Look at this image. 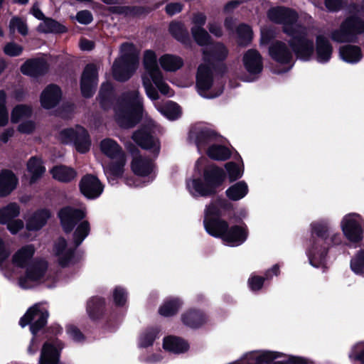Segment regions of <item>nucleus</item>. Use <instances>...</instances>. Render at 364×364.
<instances>
[{
	"label": "nucleus",
	"instance_id": "nucleus-60",
	"mask_svg": "<svg viewBox=\"0 0 364 364\" xmlns=\"http://www.w3.org/2000/svg\"><path fill=\"white\" fill-rule=\"evenodd\" d=\"M7 225V229L12 234L17 233L20 230H21L23 227V222L21 220H12L9 221Z\"/></svg>",
	"mask_w": 364,
	"mask_h": 364
},
{
	"label": "nucleus",
	"instance_id": "nucleus-12",
	"mask_svg": "<svg viewBox=\"0 0 364 364\" xmlns=\"http://www.w3.org/2000/svg\"><path fill=\"white\" fill-rule=\"evenodd\" d=\"M364 33V21L358 18H348L338 30L333 31L331 38L337 42L352 41L358 34Z\"/></svg>",
	"mask_w": 364,
	"mask_h": 364
},
{
	"label": "nucleus",
	"instance_id": "nucleus-5",
	"mask_svg": "<svg viewBox=\"0 0 364 364\" xmlns=\"http://www.w3.org/2000/svg\"><path fill=\"white\" fill-rule=\"evenodd\" d=\"M210 216L211 215L208 213L203 221L208 234L221 237L226 244L232 247L238 246L246 240L247 232L245 228L235 225L228 228V225L225 220L211 221Z\"/></svg>",
	"mask_w": 364,
	"mask_h": 364
},
{
	"label": "nucleus",
	"instance_id": "nucleus-2",
	"mask_svg": "<svg viewBox=\"0 0 364 364\" xmlns=\"http://www.w3.org/2000/svg\"><path fill=\"white\" fill-rule=\"evenodd\" d=\"M35 253L33 245H28L19 248L12 256V263L18 267H27L24 276L19 279V284L24 289L31 288L44 278L47 262L43 259L33 260Z\"/></svg>",
	"mask_w": 364,
	"mask_h": 364
},
{
	"label": "nucleus",
	"instance_id": "nucleus-42",
	"mask_svg": "<svg viewBox=\"0 0 364 364\" xmlns=\"http://www.w3.org/2000/svg\"><path fill=\"white\" fill-rule=\"evenodd\" d=\"M90 232V225L87 221L82 222L76 228L73 235V244L80 245Z\"/></svg>",
	"mask_w": 364,
	"mask_h": 364
},
{
	"label": "nucleus",
	"instance_id": "nucleus-46",
	"mask_svg": "<svg viewBox=\"0 0 364 364\" xmlns=\"http://www.w3.org/2000/svg\"><path fill=\"white\" fill-rule=\"evenodd\" d=\"M350 267L355 274H364V250L358 252L351 260Z\"/></svg>",
	"mask_w": 364,
	"mask_h": 364
},
{
	"label": "nucleus",
	"instance_id": "nucleus-23",
	"mask_svg": "<svg viewBox=\"0 0 364 364\" xmlns=\"http://www.w3.org/2000/svg\"><path fill=\"white\" fill-rule=\"evenodd\" d=\"M61 98V91L57 85H50L41 95V103L43 108L50 109L56 106Z\"/></svg>",
	"mask_w": 364,
	"mask_h": 364
},
{
	"label": "nucleus",
	"instance_id": "nucleus-7",
	"mask_svg": "<svg viewBox=\"0 0 364 364\" xmlns=\"http://www.w3.org/2000/svg\"><path fill=\"white\" fill-rule=\"evenodd\" d=\"M223 169L210 166L205 171V183L200 180L193 179L187 183V187L193 196H208L215 193V189L224 181Z\"/></svg>",
	"mask_w": 364,
	"mask_h": 364
},
{
	"label": "nucleus",
	"instance_id": "nucleus-56",
	"mask_svg": "<svg viewBox=\"0 0 364 364\" xmlns=\"http://www.w3.org/2000/svg\"><path fill=\"white\" fill-rule=\"evenodd\" d=\"M11 252V251L9 244L0 238V264L9 258Z\"/></svg>",
	"mask_w": 364,
	"mask_h": 364
},
{
	"label": "nucleus",
	"instance_id": "nucleus-3",
	"mask_svg": "<svg viewBox=\"0 0 364 364\" xmlns=\"http://www.w3.org/2000/svg\"><path fill=\"white\" fill-rule=\"evenodd\" d=\"M227 48L220 43L212 46L203 51L204 63L198 70L196 86L200 95L205 98H213L222 92V89L215 91L213 86V66L210 62L220 61L228 56Z\"/></svg>",
	"mask_w": 364,
	"mask_h": 364
},
{
	"label": "nucleus",
	"instance_id": "nucleus-43",
	"mask_svg": "<svg viewBox=\"0 0 364 364\" xmlns=\"http://www.w3.org/2000/svg\"><path fill=\"white\" fill-rule=\"evenodd\" d=\"M208 155L213 159L226 160L230 156V151L222 146H211L208 150Z\"/></svg>",
	"mask_w": 364,
	"mask_h": 364
},
{
	"label": "nucleus",
	"instance_id": "nucleus-14",
	"mask_svg": "<svg viewBox=\"0 0 364 364\" xmlns=\"http://www.w3.org/2000/svg\"><path fill=\"white\" fill-rule=\"evenodd\" d=\"M48 313L47 310L38 304L31 307L20 320V325L25 327L31 324V331L35 335L43 328L47 321Z\"/></svg>",
	"mask_w": 364,
	"mask_h": 364
},
{
	"label": "nucleus",
	"instance_id": "nucleus-64",
	"mask_svg": "<svg viewBox=\"0 0 364 364\" xmlns=\"http://www.w3.org/2000/svg\"><path fill=\"white\" fill-rule=\"evenodd\" d=\"M68 335L75 341H80L82 339L83 336L79 330L73 326H69L67 328Z\"/></svg>",
	"mask_w": 364,
	"mask_h": 364
},
{
	"label": "nucleus",
	"instance_id": "nucleus-38",
	"mask_svg": "<svg viewBox=\"0 0 364 364\" xmlns=\"http://www.w3.org/2000/svg\"><path fill=\"white\" fill-rule=\"evenodd\" d=\"M182 321L188 326L197 328L205 321V317L201 312L189 311L183 314Z\"/></svg>",
	"mask_w": 364,
	"mask_h": 364
},
{
	"label": "nucleus",
	"instance_id": "nucleus-49",
	"mask_svg": "<svg viewBox=\"0 0 364 364\" xmlns=\"http://www.w3.org/2000/svg\"><path fill=\"white\" fill-rule=\"evenodd\" d=\"M237 33L239 36V43L241 45L249 43L252 38V32L250 26L247 25H240L237 28Z\"/></svg>",
	"mask_w": 364,
	"mask_h": 364
},
{
	"label": "nucleus",
	"instance_id": "nucleus-9",
	"mask_svg": "<svg viewBox=\"0 0 364 364\" xmlns=\"http://www.w3.org/2000/svg\"><path fill=\"white\" fill-rule=\"evenodd\" d=\"M143 67L144 72L141 78H153L154 84L163 95H171L170 87L164 80L163 73L161 71L157 60V55L154 50H146L143 54Z\"/></svg>",
	"mask_w": 364,
	"mask_h": 364
},
{
	"label": "nucleus",
	"instance_id": "nucleus-45",
	"mask_svg": "<svg viewBox=\"0 0 364 364\" xmlns=\"http://www.w3.org/2000/svg\"><path fill=\"white\" fill-rule=\"evenodd\" d=\"M180 305L181 304L177 299L166 301L160 307L159 313L164 316H172L178 311Z\"/></svg>",
	"mask_w": 364,
	"mask_h": 364
},
{
	"label": "nucleus",
	"instance_id": "nucleus-20",
	"mask_svg": "<svg viewBox=\"0 0 364 364\" xmlns=\"http://www.w3.org/2000/svg\"><path fill=\"white\" fill-rule=\"evenodd\" d=\"M189 137L191 140L194 141L198 150H200L212 142L215 136L213 132L200 124L191 130Z\"/></svg>",
	"mask_w": 364,
	"mask_h": 364
},
{
	"label": "nucleus",
	"instance_id": "nucleus-40",
	"mask_svg": "<svg viewBox=\"0 0 364 364\" xmlns=\"http://www.w3.org/2000/svg\"><path fill=\"white\" fill-rule=\"evenodd\" d=\"M37 30L41 33H63L65 28L55 20L45 18L38 25Z\"/></svg>",
	"mask_w": 364,
	"mask_h": 364
},
{
	"label": "nucleus",
	"instance_id": "nucleus-54",
	"mask_svg": "<svg viewBox=\"0 0 364 364\" xmlns=\"http://www.w3.org/2000/svg\"><path fill=\"white\" fill-rule=\"evenodd\" d=\"M6 95L4 91H0V126H4L8 122V112L5 107Z\"/></svg>",
	"mask_w": 364,
	"mask_h": 364
},
{
	"label": "nucleus",
	"instance_id": "nucleus-17",
	"mask_svg": "<svg viewBox=\"0 0 364 364\" xmlns=\"http://www.w3.org/2000/svg\"><path fill=\"white\" fill-rule=\"evenodd\" d=\"M80 189L86 198L93 199L102 193L103 186L97 177L88 174L82 178Z\"/></svg>",
	"mask_w": 364,
	"mask_h": 364
},
{
	"label": "nucleus",
	"instance_id": "nucleus-62",
	"mask_svg": "<svg viewBox=\"0 0 364 364\" xmlns=\"http://www.w3.org/2000/svg\"><path fill=\"white\" fill-rule=\"evenodd\" d=\"M76 19L82 24H88L92 21V16L88 11H81L77 14Z\"/></svg>",
	"mask_w": 364,
	"mask_h": 364
},
{
	"label": "nucleus",
	"instance_id": "nucleus-6",
	"mask_svg": "<svg viewBox=\"0 0 364 364\" xmlns=\"http://www.w3.org/2000/svg\"><path fill=\"white\" fill-rule=\"evenodd\" d=\"M138 65L136 49L132 43H124L121 46L120 57L113 64L112 75L118 81L127 80L137 69Z\"/></svg>",
	"mask_w": 364,
	"mask_h": 364
},
{
	"label": "nucleus",
	"instance_id": "nucleus-34",
	"mask_svg": "<svg viewBox=\"0 0 364 364\" xmlns=\"http://www.w3.org/2000/svg\"><path fill=\"white\" fill-rule=\"evenodd\" d=\"M340 55L344 61L350 63H357L362 58L360 49L356 46L341 47L340 48Z\"/></svg>",
	"mask_w": 364,
	"mask_h": 364
},
{
	"label": "nucleus",
	"instance_id": "nucleus-1",
	"mask_svg": "<svg viewBox=\"0 0 364 364\" xmlns=\"http://www.w3.org/2000/svg\"><path fill=\"white\" fill-rule=\"evenodd\" d=\"M269 18L283 25L284 31L291 36V46L298 58L308 60L314 51L312 38H309V30L296 23V14L287 8L275 7L268 12Z\"/></svg>",
	"mask_w": 364,
	"mask_h": 364
},
{
	"label": "nucleus",
	"instance_id": "nucleus-47",
	"mask_svg": "<svg viewBox=\"0 0 364 364\" xmlns=\"http://www.w3.org/2000/svg\"><path fill=\"white\" fill-rule=\"evenodd\" d=\"M191 33L195 41L200 45L207 44L210 41V37L203 27H192Z\"/></svg>",
	"mask_w": 364,
	"mask_h": 364
},
{
	"label": "nucleus",
	"instance_id": "nucleus-13",
	"mask_svg": "<svg viewBox=\"0 0 364 364\" xmlns=\"http://www.w3.org/2000/svg\"><path fill=\"white\" fill-rule=\"evenodd\" d=\"M60 138L63 143L73 142L76 149L80 153L87 152L90 147V140L87 131L82 127L77 126L63 130Z\"/></svg>",
	"mask_w": 364,
	"mask_h": 364
},
{
	"label": "nucleus",
	"instance_id": "nucleus-52",
	"mask_svg": "<svg viewBox=\"0 0 364 364\" xmlns=\"http://www.w3.org/2000/svg\"><path fill=\"white\" fill-rule=\"evenodd\" d=\"M23 47L14 42L6 43L4 48V53L10 57H16L20 55L23 52Z\"/></svg>",
	"mask_w": 364,
	"mask_h": 364
},
{
	"label": "nucleus",
	"instance_id": "nucleus-11",
	"mask_svg": "<svg viewBox=\"0 0 364 364\" xmlns=\"http://www.w3.org/2000/svg\"><path fill=\"white\" fill-rule=\"evenodd\" d=\"M363 222L362 217L357 213H350L343 218L341 228L344 236L349 242L357 243L363 240Z\"/></svg>",
	"mask_w": 364,
	"mask_h": 364
},
{
	"label": "nucleus",
	"instance_id": "nucleus-30",
	"mask_svg": "<svg viewBox=\"0 0 364 364\" xmlns=\"http://www.w3.org/2000/svg\"><path fill=\"white\" fill-rule=\"evenodd\" d=\"M50 173L54 179L63 183L71 181L77 176L76 171L73 168L63 165L54 166L50 169Z\"/></svg>",
	"mask_w": 364,
	"mask_h": 364
},
{
	"label": "nucleus",
	"instance_id": "nucleus-50",
	"mask_svg": "<svg viewBox=\"0 0 364 364\" xmlns=\"http://www.w3.org/2000/svg\"><path fill=\"white\" fill-rule=\"evenodd\" d=\"M225 168L230 181L240 178L243 174V170L233 162L227 163Z\"/></svg>",
	"mask_w": 364,
	"mask_h": 364
},
{
	"label": "nucleus",
	"instance_id": "nucleus-25",
	"mask_svg": "<svg viewBox=\"0 0 364 364\" xmlns=\"http://www.w3.org/2000/svg\"><path fill=\"white\" fill-rule=\"evenodd\" d=\"M18 178L10 171L0 172V197L9 195L17 186Z\"/></svg>",
	"mask_w": 364,
	"mask_h": 364
},
{
	"label": "nucleus",
	"instance_id": "nucleus-39",
	"mask_svg": "<svg viewBox=\"0 0 364 364\" xmlns=\"http://www.w3.org/2000/svg\"><path fill=\"white\" fill-rule=\"evenodd\" d=\"M32 109L26 105H16L11 112V119L13 123H18L28 119L32 115Z\"/></svg>",
	"mask_w": 364,
	"mask_h": 364
},
{
	"label": "nucleus",
	"instance_id": "nucleus-33",
	"mask_svg": "<svg viewBox=\"0 0 364 364\" xmlns=\"http://www.w3.org/2000/svg\"><path fill=\"white\" fill-rule=\"evenodd\" d=\"M163 346L165 350L174 353H183L189 348L188 344L185 341L173 336L165 338Z\"/></svg>",
	"mask_w": 364,
	"mask_h": 364
},
{
	"label": "nucleus",
	"instance_id": "nucleus-8",
	"mask_svg": "<svg viewBox=\"0 0 364 364\" xmlns=\"http://www.w3.org/2000/svg\"><path fill=\"white\" fill-rule=\"evenodd\" d=\"M101 151L109 158L115 160L105 168V172L108 178L119 176L122 174L126 159L124 153L117 142L111 139H105L100 142Z\"/></svg>",
	"mask_w": 364,
	"mask_h": 364
},
{
	"label": "nucleus",
	"instance_id": "nucleus-31",
	"mask_svg": "<svg viewBox=\"0 0 364 364\" xmlns=\"http://www.w3.org/2000/svg\"><path fill=\"white\" fill-rule=\"evenodd\" d=\"M159 62L161 68L167 72H175L179 70L183 65V59L178 55L164 54L161 55Z\"/></svg>",
	"mask_w": 364,
	"mask_h": 364
},
{
	"label": "nucleus",
	"instance_id": "nucleus-16",
	"mask_svg": "<svg viewBox=\"0 0 364 364\" xmlns=\"http://www.w3.org/2000/svg\"><path fill=\"white\" fill-rule=\"evenodd\" d=\"M58 216L63 230L69 232L73 229L77 221L85 216V213L81 210L65 207L59 211Z\"/></svg>",
	"mask_w": 364,
	"mask_h": 364
},
{
	"label": "nucleus",
	"instance_id": "nucleus-41",
	"mask_svg": "<svg viewBox=\"0 0 364 364\" xmlns=\"http://www.w3.org/2000/svg\"><path fill=\"white\" fill-rule=\"evenodd\" d=\"M157 109L169 119H176L181 115L179 107L173 102H168L164 107H156Z\"/></svg>",
	"mask_w": 364,
	"mask_h": 364
},
{
	"label": "nucleus",
	"instance_id": "nucleus-48",
	"mask_svg": "<svg viewBox=\"0 0 364 364\" xmlns=\"http://www.w3.org/2000/svg\"><path fill=\"white\" fill-rule=\"evenodd\" d=\"M9 30L11 33H14L17 30L21 35L26 36L28 33V28L26 23L18 18H13L9 23Z\"/></svg>",
	"mask_w": 364,
	"mask_h": 364
},
{
	"label": "nucleus",
	"instance_id": "nucleus-44",
	"mask_svg": "<svg viewBox=\"0 0 364 364\" xmlns=\"http://www.w3.org/2000/svg\"><path fill=\"white\" fill-rule=\"evenodd\" d=\"M169 30L171 33L180 41L183 42L188 38V33L181 23L172 22L170 24Z\"/></svg>",
	"mask_w": 364,
	"mask_h": 364
},
{
	"label": "nucleus",
	"instance_id": "nucleus-19",
	"mask_svg": "<svg viewBox=\"0 0 364 364\" xmlns=\"http://www.w3.org/2000/svg\"><path fill=\"white\" fill-rule=\"evenodd\" d=\"M76 247L73 243L68 245L66 240L62 237L55 241L53 253L60 265L66 266L70 263Z\"/></svg>",
	"mask_w": 364,
	"mask_h": 364
},
{
	"label": "nucleus",
	"instance_id": "nucleus-53",
	"mask_svg": "<svg viewBox=\"0 0 364 364\" xmlns=\"http://www.w3.org/2000/svg\"><path fill=\"white\" fill-rule=\"evenodd\" d=\"M156 337V331L151 330L141 334L140 337L139 346L141 347H148L152 345Z\"/></svg>",
	"mask_w": 364,
	"mask_h": 364
},
{
	"label": "nucleus",
	"instance_id": "nucleus-10",
	"mask_svg": "<svg viewBox=\"0 0 364 364\" xmlns=\"http://www.w3.org/2000/svg\"><path fill=\"white\" fill-rule=\"evenodd\" d=\"M313 232L318 236V238L312 245L309 251L310 263L315 267L321 266L325 260L327 249L323 247L324 236L328 231L326 224L322 223H314L312 224Z\"/></svg>",
	"mask_w": 364,
	"mask_h": 364
},
{
	"label": "nucleus",
	"instance_id": "nucleus-18",
	"mask_svg": "<svg viewBox=\"0 0 364 364\" xmlns=\"http://www.w3.org/2000/svg\"><path fill=\"white\" fill-rule=\"evenodd\" d=\"M63 347V344L58 341L46 343L41 350L39 364H58L60 351Z\"/></svg>",
	"mask_w": 364,
	"mask_h": 364
},
{
	"label": "nucleus",
	"instance_id": "nucleus-37",
	"mask_svg": "<svg viewBox=\"0 0 364 364\" xmlns=\"http://www.w3.org/2000/svg\"><path fill=\"white\" fill-rule=\"evenodd\" d=\"M228 205V203L226 200L223 199H219L210 203L208 206H207L205 211V217L204 220H205L206 215L209 213L211 216L210 217V220L211 221H218L221 220L218 218V217L222 214L223 210L225 209Z\"/></svg>",
	"mask_w": 364,
	"mask_h": 364
},
{
	"label": "nucleus",
	"instance_id": "nucleus-59",
	"mask_svg": "<svg viewBox=\"0 0 364 364\" xmlns=\"http://www.w3.org/2000/svg\"><path fill=\"white\" fill-rule=\"evenodd\" d=\"M35 123L32 120H25L21 122L18 127V130L23 134H30L35 129Z\"/></svg>",
	"mask_w": 364,
	"mask_h": 364
},
{
	"label": "nucleus",
	"instance_id": "nucleus-51",
	"mask_svg": "<svg viewBox=\"0 0 364 364\" xmlns=\"http://www.w3.org/2000/svg\"><path fill=\"white\" fill-rule=\"evenodd\" d=\"M141 79L147 96L152 100H157L159 94L153 86L154 79L146 78V77H144Z\"/></svg>",
	"mask_w": 364,
	"mask_h": 364
},
{
	"label": "nucleus",
	"instance_id": "nucleus-29",
	"mask_svg": "<svg viewBox=\"0 0 364 364\" xmlns=\"http://www.w3.org/2000/svg\"><path fill=\"white\" fill-rule=\"evenodd\" d=\"M332 47L328 39L319 35L316 37V59L320 63L327 62L331 56Z\"/></svg>",
	"mask_w": 364,
	"mask_h": 364
},
{
	"label": "nucleus",
	"instance_id": "nucleus-27",
	"mask_svg": "<svg viewBox=\"0 0 364 364\" xmlns=\"http://www.w3.org/2000/svg\"><path fill=\"white\" fill-rule=\"evenodd\" d=\"M48 65L43 60H30L26 61L21 68L22 73L31 77H37L45 73Z\"/></svg>",
	"mask_w": 364,
	"mask_h": 364
},
{
	"label": "nucleus",
	"instance_id": "nucleus-4",
	"mask_svg": "<svg viewBox=\"0 0 364 364\" xmlns=\"http://www.w3.org/2000/svg\"><path fill=\"white\" fill-rule=\"evenodd\" d=\"M141 99L136 90L125 92L114 107V119L122 127L134 126L142 114Z\"/></svg>",
	"mask_w": 364,
	"mask_h": 364
},
{
	"label": "nucleus",
	"instance_id": "nucleus-15",
	"mask_svg": "<svg viewBox=\"0 0 364 364\" xmlns=\"http://www.w3.org/2000/svg\"><path fill=\"white\" fill-rule=\"evenodd\" d=\"M97 85V68L88 65L84 70L81 79V90L84 97H89L95 92Z\"/></svg>",
	"mask_w": 364,
	"mask_h": 364
},
{
	"label": "nucleus",
	"instance_id": "nucleus-55",
	"mask_svg": "<svg viewBox=\"0 0 364 364\" xmlns=\"http://www.w3.org/2000/svg\"><path fill=\"white\" fill-rule=\"evenodd\" d=\"M113 299L116 305L123 306L127 301V294L125 291L121 287H117L113 292Z\"/></svg>",
	"mask_w": 364,
	"mask_h": 364
},
{
	"label": "nucleus",
	"instance_id": "nucleus-32",
	"mask_svg": "<svg viewBox=\"0 0 364 364\" xmlns=\"http://www.w3.org/2000/svg\"><path fill=\"white\" fill-rule=\"evenodd\" d=\"M27 169L30 174V183H36L46 171V168L41 159L32 157L28 161Z\"/></svg>",
	"mask_w": 364,
	"mask_h": 364
},
{
	"label": "nucleus",
	"instance_id": "nucleus-21",
	"mask_svg": "<svg viewBox=\"0 0 364 364\" xmlns=\"http://www.w3.org/2000/svg\"><path fill=\"white\" fill-rule=\"evenodd\" d=\"M242 62L245 68L251 75H257L262 70V56L256 50H248L244 54Z\"/></svg>",
	"mask_w": 364,
	"mask_h": 364
},
{
	"label": "nucleus",
	"instance_id": "nucleus-63",
	"mask_svg": "<svg viewBox=\"0 0 364 364\" xmlns=\"http://www.w3.org/2000/svg\"><path fill=\"white\" fill-rule=\"evenodd\" d=\"M206 21V16L202 13H196L192 18V27H203Z\"/></svg>",
	"mask_w": 364,
	"mask_h": 364
},
{
	"label": "nucleus",
	"instance_id": "nucleus-26",
	"mask_svg": "<svg viewBox=\"0 0 364 364\" xmlns=\"http://www.w3.org/2000/svg\"><path fill=\"white\" fill-rule=\"evenodd\" d=\"M269 55L276 61L281 63H289L291 59V52L286 44L281 41L274 43L269 48Z\"/></svg>",
	"mask_w": 364,
	"mask_h": 364
},
{
	"label": "nucleus",
	"instance_id": "nucleus-22",
	"mask_svg": "<svg viewBox=\"0 0 364 364\" xmlns=\"http://www.w3.org/2000/svg\"><path fill=\"white\" fill-rule=\"evenodd\" d=\"M132 137L134 141L142 148L150 149L156 154L159 152V142L151 135L149 131L146 129L139 130L133 134Z\"/></svg>",
	"mask_w": 364,
	"mask_h": 364
},
{
	"label": "nucleus",
	"instance_id": "nucleus-36",
	"mask_svg": "<svg viewBox=\"0 0 364 364\" xmlns=\"http://www.w3.org/2000/svg\"><path fill=\"white\" fill-rule=\"evenodd\" d=\"M20 214V207L16 203H11L0 209V224L5 225Z\"/></svg>",
	"mask_w": 364,
	"mask_h": 364
},
{
	"label": "nucleus",
	"instance_id": "nucleus-57",
	"mask_svg": "<svg viewBox=\"0 0 364 364\" xmlns=\"http://www.w3.org/2000/svg\"><path fill=\"white\" fill-rule=\"evenodd\" d=\"M350 357L361 362H364V343H357L353 349Z\"/></svg>",
	"mask_w": 364,
	"mask_h": 364
},
{
	"label": "nucleus",
	"instance_id": "nucleus-24",
	"mask_svg": "<svg viewBox=\"0 0 364 364\" xmlns=\"http://www.w3.org/2000/svg\"><path fill=\"white\" fill-rule=\"evenodd\" d=\"M50 216L51 213L47 209L36 210L26 219V228L29 230H38L46 224Z\"/></svg>",
	"mask_w": 364,
	"mask_h": 364
},
{
	"label": "nucleus",
	"instance_id": "nucleus-35",
	"mask_svg": "<svg viewBox=\"0 0 364 364\" xmlns=\"http://www.w3.org/2000/svg\"><path fill=\"white\" fill-rule=\"evenodd\" d=\"M248 193V186L245 181H240L231 186L226 191V196L232 200L244 198Z\"/></svg>",
	"mask_w": 364,
	"mask_h": 364
},
{
	"label": "nucleus",
	"instance_id": "nucleus-61",
	"mask_svg": "<svg viewBox=\"0 0 364 364\" xmlns=\"http://www.w3.org/2000/svg\"><path fill=\"white\" fill-rule=\"evenodd\" d=\"M264 278L253 276L249 279L248 283L250 289L253 291L259 290L262 288Z\"/></svg>",
	"mask_w": 364,
	"mask_h": 364
},
{
	"label": "nucleus",
	"instance_id": "nucleus-58",
	"mask_svg": "<svg viewBox=\"0 0 364 364\" xmlns=\"http://www.w3.org/2000/svg\"><path fill=\"white\" fill-rule=\"evenodd\" d=\"M104 301L100 298H92L87 302V311L92 315L95 310H99L102 307Z\"/></svg>",
	"mask_w": 364,
	"mask_h": 364
},
{
	"label": "nucleus",
	"instance_id": "nucleus-28",
	"mask_svg": "<svg viewBox=\"0 0 364 364\" xmlns=\"http://www.w3.org/2000/svg\"><path fill=\"white\" fill-rule=\"evenodd\" d=\"M132 169L137 176H146L152 173L154 166L150 160L140 155H135L132 162Z\"/></svg>",
	"mask_w": 364,
	"mask_h": 364
}]
</instances>
